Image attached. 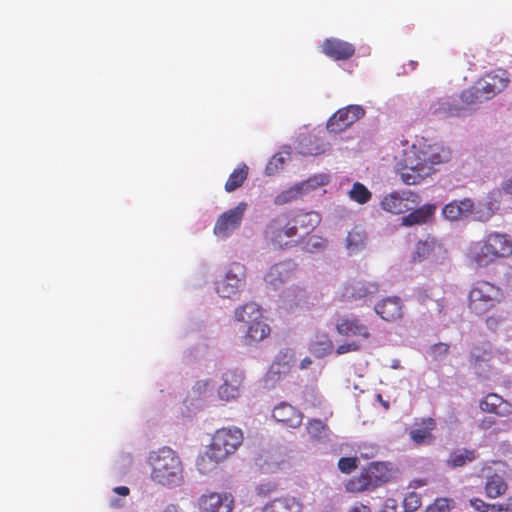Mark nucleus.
<instances>
[{
  "label": "nucleus",
  "instance_id": "obj_12",
  "mask_svg": "<svg viewBox=\"0 0 512 512\" xmlns=\"http://www.w3.org/2000/svg\"><path fill=\"white\" fill-rule=\"evenodd\" d=\"M337 332L347 338H355L360 341H368L372 338L373 328L371 325L357 317H342L336 324Z\"/></svg>",
  "mask_w": 512,
  "mask_h": 512
},
{
  "label": "nucleus",
  "instance_id": "obj_35",
  "mask_svg": "<svg viewBox=\"0 0 512 512\" xmlns=\"http://www.w3.org/2000/svg\"><path fill=\"white\" fill-rule=\"evenodd\" d=\"M332 349L333 343L326 335L323 336L322 340L311 342L309 345L310 352L317 358L330 354Z\"/></svg>",
  "mask_w": 512,
  "mask_h": 512
},
{
  "label": "nucleus",
  "instance_id": "obj_62",
  "mask_svg": "<svg viewBox=\"0 0 512 512\" xmlns=\"http://www.w3.org/2000/svg\"><path fill=\"white\" fill-rule=\"evenodd\" d=\"M274 489H275V487H273V488H268V489H267V492H269V491H271V490H274Z\"/></svg>",
  "mask_w": 512,
  "mask_h": 512
},
{
  "label": "nucleus",
  "instance_id": "obj_56",
  "mask_svg": "<svg viewBox=\"0 0 512 512\" xmlns=\"http://www.w3.org/2000/svg\"><path fill=\"white\" fill-rule=\"evenodd\" d=\"M111 506H113V507H120V506H121V503H120V501H119V500H113V501L111 502Z\"/></svg>",
  "mask_w": 512,
  "mask_h": 512
},
{
  "label": "nucleus",
  "instance_id": "obj_38",
  "mask_svg": "<svg viewBox=\"0 0 512 512\" xmlns=\"http://www.w3.org/2000/svg\"><path fill=\"white\" fill-rule=\"evenodd\" d=\"M346 241L350 251H357L364 245L365 233L362 229L354 228L348 233Z\"/></svg>",
  "mask_w": 512,
  "mask_h": 512
},
{
  "label": "nucleus",
  "instance_id": "obj_46",
  "mask_svg": "<svg viewBox=\"0 0 512 512\" xmlns=\"http://www.w3.org/2000/svg\"><path fill=\"white\" fill-rule=\"evenodd\" d=\"M358 350H360V345L353 341L339 345L336 349V353L338 355H342L349 352H356Z\"/></svg>",
  "mask_w": 512,
  "mask_h": 512
},
{
  "label": "nucleus",
  "instance_id": "obj_24",
  "mask_svg": "<svg viewBox=\"0 0 512 512\" xmlns=\"http://www.w3.org/2000/svg\"><path fill=\"white\" fill-rule=\"evenodd\" d=\"M411 212L401 219V225L411 227L414 225H422L431 221L435 212V204H424L423 206L410 210Z\"/></svg>",
  "mask_w": 512,
  "mask_h": 512
},
{
  "label": "nucleus",
  "instance_id": "obj_47",
  "mask_svg": "<svg viewBox=\"0 0 512 512\" xmlns=\"http://www.w3.org/2000/svg\"><path fill=\"white\" fill-rule=\"evenodd\" d=\"M275 162H279L280 165H283L284 161H283V158L282 157H278V156H274L270 161L269 163L267 164L266 166V173L268 175H272L274 174L278 169H275Z\"/></svg>",
  "mask_w": 512,
  "mask_h": 512
},
{
  "label": "nucleus",
  "instance_id": "obj_60",
  "mask_svg": "<svg viewBox=\"0 0 512 512\" xmlns=\"http://www.w3.org/2000/svg\"><path fill=\"white\" fill-rule=\"evenodd\" d=\"M263 491V486L259 487V493H262Z\"/></svg>",
  "mask_w": 512,
  "mask_h": 512
},
{
  "label": "nucleus",
  "instance_id": "obj_44",
  "mask_svg": "<svg viewBox=\"0 0 512 512\" xmlns=\"http://www.w3.org/2000/svg\"><path fill=\"white\" fill-rule=\"evenodd\" d=\"M461 108L450 105L448 103H443L437 110L439 114H441L443 117H449V116H458L460 114Z\"/></svg>",
  "mask_w": 512,
  "mask_h": 512
},
{
  "label": "nucleus",
  "instance_id": "obj_3",
  "mask_svg": "<svg viewBox=\"0 0 512 512\" xmlns=\"http://www.w3.org/2000/svg\"><path fill=\"white\" fill-rule=\"evenodd\" d=\"M512 255V238L502 232L493 231L483 240L470 244L467 250L468 261L478 268H484L499 259Z\"/></svg>",
  "mask_w": 512,
  "mask_h": 512
},
{
  "label": "nucleus",
  "instance_id": "obj_9",
  "mask_svg": "<svg viewBox=\"0 0 512 512\" xmlns=\"http://www.w3.org/2000/svg\"><path fill=\"white\" fill-rule=\"evenodd\" d=\"M245 285V267L239 263L231 265L224 278L216 283V291L223 298H232Z\"/></svg>",
  "mask_w": 512,
  "mask_h": 512
},
{
  "label": "nucleus",
  "instance_id": "obj_50",
  "mask_svg": "<svg viewBox=\"0 0 512 512\" xmlns=\"http://www.w3.org/2000/svg\"><path fill=\"white\" fill-rule=\"evenodd\" d=\"M380 512H396V504L393 500H387Z\"/></svg>",
  "mask_w": 512,
  "mask_h": 512
},
{
  "label": "nucleus",
  "instance_id": "obj_51",
  "mask_svg": "<svg viewBox=\"0 0 512 512\" xmlns=\"http://www.w3.org/2000/svg\"><path fill=\"white\" fill-rule=\"evenodd\" d=\"M349 512H371L370 508L362 503L354 505Z\"/></svg>",
  "mask_w": 512,
  "mask_h": 512
},
{
  "label": "nucleus",
  "instance_id": "obj_26",
  "mask_svg": "<svg viewBox=\"0 0 512 512\" xmlns=\"http://www.w3.org/2000/svg\"><path fill=\"white\" fill-rule=\"evenodd\" d=\"M270 334V327L264 322V319H258L247 325L244 335V341L247 345L262 341Z\"/></svg>",
  "mask_w": 512,
  "mask_h": 512
},
{
  "label": "nucleus",
  "instance_id": "obj_39",
  "mask_svg": "<svg viewBox=\"0 0 512 512\" xmlns=\"http://www.w3.org/2000/svg\"><path fill=\"white\" fill-rule=\"evenodd\" d=\"M329 179L326 175H314L307 180L301 181L298 184H303V193L314 190L320 186L326 185Z\"/></svg>",
  "mask_w": 512,
  "mask_h": 512
},
{
  "label": "nucleus",
  "instance_id": "obj_37",
  "mask_svg": "<svg viewBox=\"0 0 512 512\" xmlns=\"http://www.w3.org/2000/svg\"><path fill=\"white\" fill-rule=\"evenodd\" d=\"M307 433L314 439H323L327 436L328 426L321 420L311 419L306 426Z\"/></svg>",
  "mask_w": 512,
  "mask_h": 512
},
{
  "label": "nucleus",
  "instance_id": "obj_32",
  "mask_svg": "<svg viewBox=\"0 0 512 512\" xmlns=\"http://www.w3.org/2000/svg\"><path fill=\"white\" fill-rule=\"evenodd\" d=\"M470 506L477 512H508L506 501L504 503H489L479 497L469 500Z\"/></svg>",
  "mask_w": 512,
  "mask_h": 512
},
{
  "label": "nucleus",
  "instance_id": "obj_15",
  "mask_svg": "<svg viewBox=\"0 0 512 512\" xmlns=\"http://www.w3.org/2000/svg\"><path fill=\"white\" fill-rule=\"evenodd\" d=\"M198 508L201 512H232L234 497L228 492H208L198 499Z\"/></svg>",
  "mask_w": 512,
  "mask_h": 512
},
{
  "label": "nucleus",
  "instance_id": "obj_1",
  "mask_svg": "<svg viewBox=\"0 0 512 512\" xmlns=\"http://www.w3.org/2000/svg\"><path fill=\"white\" fill-rule=\"evenodd\" d=\"M320 220V215L314 211L289 210L269 221L264 236L275 249L291 248L298 244L300 238L312 232Z\"/></svg>",
  "mask_w": 512,
  "mask_h": 512
},
{
  "label": "nucleus",
  "instance_id": "obj_53",
  "mask_svg": "<svg viewBox=\"0 0 512 512\" xmlns=\"http://www.w3.org/2000/svg\"><path fill=\"white\" fill-rule=\"evenodd\" d=\"M311 363H312L311 359H310V358H308V357H305V358L301 361V363H300V368H301V369H306V368H308V367L311 365Z\"/></svg>",
  "mask_w": 512,
  "mask_h": 512
},
{
  "label": "nucleus",
  "instance_id": "obj_31",
  "mask_svg": "<svg viewBox=\"0 0 512 512\" xmlns=\"http://www.w3.org/2000/svg\"><path fill=\"white\" fill-rule=\"evenodd\" d=\"M248 171L249 168L245 163L238 165L229 175L225 183V190L230 193L240 188L248 177Z\"/></svg>",
  "mask_w": 512,
  "mask_h": 512
},
{
  "label": "nucleus",
  "instance_id": "obj_57",
  "mask_svg": "<svg viewBox=\"0 0 512 512\" xmlns=\"http://www.w3.org/2000/svg\"><path fill=\"white\" fill-rule=\"evenodd\" d=\"M438 306H439L438 311H439V313H441L443 311L444 305L438 303Z\"/></svg>",
  "mask_w": 512,
  "mask_h": 512
},
{
  "label": "nucleus",
  "instance_id": "obj_29",
  "mask_svg": "<svg viewBox=\"0 0 512 512\" xmlns=\"http://www.w3.org/2000/svg\"><path fill=\"white\" fill-rule=\"evenodd\" d=\"M477 458V452L474 449L460 448L452 451L446 461L450 468L463 467Z\"/></svg>",
  "mask_w": 512,
  "mask_h": 512
},
{
  "label": "nucleus",
  "instance_id": "obj_33",
  "mask_svg": "<svg viewBox=\"0 0 512 512\" xmlns=\"http://www.w3.org/2000/svg\"><path fill=\"white\" fill-rule=\"evenodd\" d=\"M491 358L492 351L488 344L473 346L469 354V362L473 365L488 362Z\"/></svg>",
  "mask_w": 512,
  "mask_h": 512
},
{
  "label": "nucleus",
  "instance_id": "obj_52",
  "mask_svg": "<svg viewBox=\"0 0 512 512\" xmlns=\"http://www.w3.org/2000/svg\"><path fill=\"white\" fill-rule=\"evenodd\" d=\"M113 491L116 493V494H119L121 496H128L129 493H130V490L128 487L126 486H118V487H115L113 489Z\"/></svg>",
  "mask_w": 512,
  "mask_h": 512
},
{
  "label": "nucleus",
  "instance_id": "obj_8",
  "mask_svg": "<svg viewBox=\"0 0 512 512\" xmlns=\"http://www.w3.org/2000/svg\"><path fill=\"white\" fill-rule=\"evenodd\" d=\"M361 105H348L337 110L327 121L326 128L330 133H341L365 116Z\"/></svg>",
  "mask_w": 512,
  "mask_h": 512
},
{
  "label": "nucleus",
  "instance_id": "obj_42",
  "mask_svg": "<svg viewBox=\"0 0 512 512\" xmlns=\"http://www.w3.org/2000/svg\"><path fill=\"white\" fill-rule=\"evenodd\" d=\"M421 504H422L421 498L415 492L409 493L405 497L404 502H403V506H404V509H405L406 512H414V511H416L418 508L421 507Z\"/></svg>",
  "mask_w": 512,
  "mask_h": 512
},
{
  "label": "nucleus",
  "instance_id": "obj_6",
  "mask_svg": "<svg viewBox=\"0 0 512 512\" xmlns=\"http://www.w3.org/2000/svg\"><path fill=\"white\" fill-rule=\"evenodd\" d=\"M503 299V291L497 285L485 280L476 281L468 295V307L482 315L494 308Z\"/></svg>",
  "mask_w": 512,
  "mask_h": 512
},
{
  "label": "nucleus",
  "instance_id": "obj_61",
  "mask_svg": "<svg viewBox=\"0 0 512 512\" xmlns=\"http://www.w3.org/2000/svg\"><path fill=\"white\" fill-rule=\"evenodd\" d=\"M377 398L382 401V396L380 394L377 395Z\"/></svg>",
  "mask_w": 512,
  "mask_h": 512
},
{
  "label": "nucleus",
  "instance_id": "obj_55",
  "mask_svg": "<svg viewBox=\"0 0 512 512\" xmlns=\"http://www.w3.org/2000/svg\"><path fill=\"white\" fill-rule=\"evenodd\" d=\"M492 215H493V211L491 210V208H489V211L487 212L486 217L485 218L479 217V218L481 220L485 221V220H488Z\"/></svg>",
  "mask_w": 512,
  "mask_h": 512
},
{
  "label": "nucleus",
  "instance_id": "obj_59",
  "mask_svg": "<svg viewBox=\"0 0 512 512\" xmlns=\"http://www.w3.org/2000/svg\"><path fill=\"white\" fill-rule=\"evenodd\" d=\"M382 405H383L386 409H388V408H389V404H388V402H383V401H382Z\"/></svg>",
  "mask_w": 512,
  "mask_h": 512
},
{
  "label": "nucleus",
  "instance_id": "obj_34",
  "mask_svg": "<svg viewBox=\"0 0 512 512\" xmlns=\"http://www.w3.org/2000/svg\"><path fill=\"white\" fill-rule=\"evenodd\" d=\"M303 193V184H294L289 189L282 191L276 195L274 203L276 205H284L296 200Z\"/></svg>",
  "mask_w": 512,
  "mask_h": 512
},
{
  "label": "nucleus",
  "instance_id": "obj_25",
  "mask_svg": "<svg viewBox=\"0 0 512 512\" xmlns=\"http://www.w3.org/2000/svg\"><path fill=\"white\" fill-rule=\"evenodd\" d=\"M483 488L487 498L497 499L507 493L508 483L502 475L493 473L486 476Z\"/></svg>",
  "mask_w": 512,
  "mask_h": 512
},
{
  "label": "nucleus",
  "instance_id": "obj_49",
  "mask_svg": "<svg viewBox=\"0 0 512 512\" xmlns=\"http://www.w3.org/2000/svg\"><path fill=\"white\" fill-rule=\"evenodd\" d=\"M501 189L505 194L512 195V175L502 182Z\"/></svg>",
  "mask_w": 512,
  "mask_h": 512
},
{
  "label": "nucleus",
  "instance_id": "obj_23",
  "mask_svg": "<svg viewBox=\"0 0 512 512\" xmlns=\"http://www.w3.org/2000/svg\"><path fill=\"white\" fill-rule=\"evenodd\" d=\"M474 210L471 199L454 200L446 204L442 210L444 217L451 221H457L469 216Z\"/></svg>",
  "mask_w": 512,
  "mask_h": 512
},
{
  "label": "nucleus",
  "instance_id": "obj_21",
  "mask_svg": "<svg viewBox=\"0 0 512 512\" xmlns=\"http://www.w3.org/2000/svg\"><path fill=\"white\" fill-rule=\"evenodd\" d=\"M242 380V374L237 371H227L224 373L223 383L218 389L219 397L225 401L239 397Z\"/></svg>",
  "mask_w": 512,
  "mask_h": 512
},
{
  "label": "nucleus",
  "instance_id": "obj_11",
  "mask_svg": "<svg viewBox=\"0 0 512 512\" xmlns=\"http://www.w3.org/2000/svg\"><path fill=\"white\" fill-rule=\"evenodd\" d=\"M379 292V285L376 282L354 280L345 284L338 293L340 302H353L365 300Z\"/></svg>",
  "mask_w": 512,
  "mask_h": 512
},
{
  "label": "nucleus",
  "instance_id": "obj_7",
  "mask_svg": "<svg viewBox=\"0 0 512 512\" xmlns=\"http://www.w3.org/2000/svg\"><path fill=\"white\" fill-rule=\"evenodd\" d=\"M243 441V433L239 428H222L215 432L212 442L207 450V456L215 461L222 462L235 453Z\"/></svg>",
  "mask_w": 512,
  "mask_h": 512
},
{
  "label": "nucleus",
  "instance_id": "obj_20",
  "mask_svg": "<svg viewBox=\"0 0 512 512\" xmlns=\"http://www.w3.org/2000/svg\"><path fill=\"white\" fill-rule=\"evenodd\" d=\"M322 52L334 60H348L355 53L353 44L336 39H326L322 44Z\"/></svg>",
  "mask_w": 512,
  "mask_h": 512
},
{
  "label": "nucleus",
  "instance_id": "obj_48",
  "mask_svg": "<svg viewBox=\"0 0 512 512\" xmlns=\"http://www.w3.org/2000/svg\"><path fill=\"white\" fill-rule=\"evenodd\" d=\"M495 420L492 417H484L478 424L479 429L488 430L495 425Z\"/></svg>",
  "mask_w": 512,
  "mask_h": 512
},
{
  "label": "nucleus",
  "instance_id": "obj_30",
  "mask_svg": "<svg viewBox=\"0 0 512 512\" xmlns=\"http://www.w3.org/2000/svg\"><path fill=\"white\" fill-rule=\"evenodd\" d=\"M436 249H441V246L437 244L434 238L428 237L423 241H419L416 244V248L413 254L414 261H424L431 259L435 255Z\"/></svg>",
  "mask_w": 512,
  "mask_h": 512
},
{
  "label": "nucleus",
  "instance_id": "obj_5",
  "mask_svg": "<svg viewBox=\"0 0 512 512\" xmlns=\"http://www.w3.org/2000/svg\"><path fill=\"white\" fill-rule=\"evenodd\" d=\"M390 479L388 467L381 462H372L363 468L358 476L350 478L345 489L350 493L372 491L387 483Z\"/></svg>",
  "mask_w": 512,
  "mask_h": 512
},
{
  "label": "nucleus",
  "instance_id": "obj_2",
  "mask_svg": "<svg viewBox=\"0 0 512 512\" xmlns=\"http://www.w3.org/2000/svg\"><path fill=\"white\" fill-rule=\"evenodd\" d=\"M450 159V150L439 143H429L421 138L404 152L401 179L407 185L419 184L425 177L432 174L434 166Z\"/></svg>",
  "mask_w": 512,
  "mask_h": 512
},
{
  "label": "nucleus",
  "instance_id": "obj_18",
  "mask_svg": "<svg viewBox=\"0 0 512 512\" xmlns=\"http://www.w3.org/2000/svg\"><path fill=\"white\" fill-rule=\"evenodd\" d=\"M481 411L507 417L512 414V404L496 393L486 394L479 402Z\"/></svg>",
  "mask_w": 512,
  "mask_h": 512
},
{
  "label": "nucleus",
  "instance_id": "obj_40",
  "mask_svg": "<svg viewBox=\"0 0 512 512\" xmlns=\"http://www.w3.org/2000/svg\"><path fill=\"white\" fill-rule=\"evenodd\" d=\"M480 94L481 90L480 86L478 85L477 87H470L463 90L460 94V98L465 104H475L481 102Z\"/></svg>",
  "mask_w": 512,
  "mask_h": 512
},
{
  "label": "nucleus",
  "instance_id": "obj_27",
  "mask_svg": "<svg viewBox=\"0 0 512 512\" xmlns=\"http://www.w3.org/2000/svg\"><path fill=\"white\" fill-rule=\"evenodd\" d=\"M262 318V309L258 304L254 302L246 303L235 310V319L238 322L245 323L246 325Z\"/></svg>",
  "mask_w": 512,
  "mask_h": 512
},
{
  "label": "nucleus",
  "instance_id": "obj_43",
  "mask_svg": "<svg viewBox=\"0 0 512 512\" xmlns=\"http://www.w3.org/2000/svg\"><path fill=\"white\" fill-rule=\"evenodd\" d=\"M449 505L448 501L445 498H439L434 501L431 505H429L424 512H448Z\"/></svg>",
  "mask_w": 512,
  "mask_h": 512
},
{
  "label": "nucleus",
  "instance_id": "obj_45",
  "mask_svg": "<svg viewBox=\"0 0 512 512\" xmlns=\"http://www.w3.org/2000/svg\"><path fill=\"white\" fill-rule=\"evenodd\" d=\"M449 351V345L446 343H436L431 347V355L434 358H439L446 355Z\"/></svg>",
  "mask_w": 512,
  "mask_h": 512
},
{
  "label": "nucleus",
  "instance_id": "obj_10",
  "mask_svg": "<svg viewBox=\"0 0 512 512\" xmlns=\"http://www.w3.org/2000/svg\"><path fill=\"white\" fill-rule=\"evenodd\" d=\"M510 83V75L507 70L498 68L483 75L478 80L481 95L488 100L504 91Z\"/></svg>",
  "mask_w": 512,
  "mask_h": 512
},
{
  "label": "nucleus",
  "instance_id": "obj_17",
  "mask_svg": "<svg viewBox=\"0 0 512 512\" xmlns=\"http://www.w3.org/2000/svg\"><path fill=\"white\" fill-rule=\"evenodd\" d=\"M375 312L387 322L399 321L404 315V306L402 300L397 296L384 298L376 304Z\"/></svg>",
  "mask_w": 512,
  "mask_h": 512
},
{
  "label": "nucleus",
  "instance_id": "obj_16",
  "mask_svg": "<svg viewBox=\"0 0 512 512\" xmlns=\"http://www.w3.org/2000/svg\"><path fill=\"white\" fill-rule=\"evenodd\" d=\"M436 427V420L432 417L416 418L409 432L410 439L416 445L431 444L435 440L433 431Z\"/></svg>",
  "mask_w": 512,
  "mask_h": 512
},
{
  "label": "nucleus",
  "instance_id": "obj_63",
  "mask_svg": "<svg viewBox=\"0 0 512 512\" xmlns=\"http://www.w3.org/2000/svg\"><path fill=\"white\" fill-rule=\"evenodd\" d=\"M317 241L321 240L319 237H314Z\"/></svg>",
  "mask_w": 512,
  "mask_h": 512
},
{
  "label": "nucleus",
  "instance_id": "obj_22",
  "mask_svg": "<svg viewBox=\"0 0 512 512\" xmlns=\"http://www.w3.org/2000/svg\"><path fill=\"white\" fill-rule=\"evenodd\" d=\"M302 502L293 496H282L267 502L259 512H302Z\"/></svg>",
  "mask_w": 512,
  "mask_h": 512
},
{
  "label": "nucleus",
  "instance_id": "obj_58",
  "mask_svg": "<svg viewBox=\"0 0 512 512\" xmlns=\"http://www.w3.org/2000/svg\"><path fill=\"white\" fill-rule=\"evenodd\" d=\"M274 166H275V169H279L280 167H282V165H280L279 162H275Z\"/></svg>",
  "mask_w": 512,
  "mask_h": 512
},
{
  "label": "nucleus",
  "instance_id": "obj_13",
  "mask_svg": "<svg viewBox=\"0 0 512 512\" xmlns=\"http://www.w3.org/2000/svg\"><path fill=\"white\" fill-rule=\"evenodd\" d=\"M247 204L240 202L236 207L223 212L217 219L213 232L219 238H227L237 229L243 219Z\"/></svg>",
  "mask_w": 512,
  "mask_h": 512
},
{
  "label": "nucleus",
  "instance_id": "obj_14",
  "mask_svg": "<svg viewBox=\"0 0 512 512\" xmlns=\"http://www.w3.org/2000/svg\"><path fill=\"white\" fill-rule=\"evenodd\" d=\"M420 203L419 196L413 192H392L383 197L381 208L392 214H402L412 210L413 206Z\"/></svg>",
  "mask_w": 512,
  "mask_h": 512
},
{
  "label": "nucleus",
  "instance_id": "obj_28",
  "mask_svg": "<svg viewBox=\"0 0 512 512\" xmlns=\"http://www.w3.org/2000/svg\"><path fill=\"white\" fill-rule=\"evenodd\" d=\"M294 271V264L291 262H281L273 265L268 274L267 280L269 283L276 285L290 279Z\"/></svg>",
  "mask_w": 512,
  "mask_h": 512
},
{
  "label": "nucleus",
  "instance_id": "obj_4",
  "mask_svg": "<svg viewBox=\"0 0 512 512\" xmlns=\"http://www.w3.org/2000/svg\"><path fill=\"white\" fill-rule=\"evenodd\" d=\"M151 479L160 485L175 487L183 481V465L178 454L169 447L154 451L149 456Z\"/></svg>",
  "mask_w": 512,
  "mask_h": 512
},
{
  "label": "nucleus",
  "instance_id": "obj_54",
  "mask_svg": "<svg viewBox=\"0 0 512 512\" xmlns=\"http://www.w3.org/2000/svg\"><path fill=\"white\" fill-rule=\"evenodd\" d=\"M507 511L512 512V494L506 499Z\"/></svg>",
  "mask_w": 512,
  "mask_h": 512
},
{
  "label": "nucleus",
  "instance_id": "obj_19",
  "mask_svg": "<svg viewBox=\"0 0 512 512\" xmlns=\"http://www.w3.org/2000/svg\"><path fill=\"white\" fill-rule=\"evenodd\" d=\"M272 417L283 426L297 428L302 424L303 414L289 403L282 402L275 406Z\"/></svg>",
  "mask_w": 512,
  "mask_h": 512
},
{
  "label": "nucleus",
  "instance_id": "obj_36",
  "mask_svg": "<svg viewBox=\"0 0 512 512\" xmlns=\"http://www.w3.org/2000/svg\"><path fill=\"white\" fill-rule=\"evenodd\" d=\"M349 196L353 201L359 204H365L371 199L372 193L362 183L355 182L352 189L349 191Z\"/></svg>",
  "mask_w": 512,
  "mask_h": 512
},
{
  "label": "nucleus",
  "instance_id": "obj_41",
  "mask_svg": "<svg viewBox=\"0 0 512 512\" xmlns=\"http://www.w3.org/2000/svg\"><path fill=\"white\" fill-rule=\"evenodd\" d=\"M358 468L357 457H342L338 461V469L344 474H350Z\"/></svg>",
  "mask_w": 512,
  "mask_h": 512
}]
</instances>
